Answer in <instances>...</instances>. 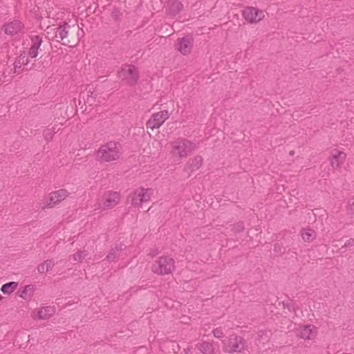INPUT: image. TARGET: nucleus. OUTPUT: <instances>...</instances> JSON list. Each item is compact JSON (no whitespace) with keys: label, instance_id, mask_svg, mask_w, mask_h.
<instances>
[{"label":"nucleus","instance_id":"nucleus-36","mask_svg":"<svg viewBox=\"0 0 354 354\" xmlns=\"http://www.w3.org/2000/svg\"><path fill=\"white\" fill-rule=\"evenodd\" d=\"M46 268L45 266V264L43 263H40L37 266V270L39 273H45L47 272L48 270H46Z\"/></svg>","mask_w":354,"mask_h":354},{"label":"nucleus","instance_id":"nucleus-31","mask_svg":"<svg viewBox=\"0 0 354 354\" xmlns=\"http://www.w3.org/2000/svg\"><path fill=\"white\" fill-rule=\"evenodd\" d=\"M245 229L244 223L243 222H239L236 223L233 227V230L235 232H241Z\"/></svg>","mask_w":354,"mask_h":354},{"label":"nucleus","instance_id":"nucleus-19","mask_svg":"<svg viewBox=\"0 0 354 354\" xmlns=\"http://www.w3.org/2000/svg\"><path fill=\"white\" fill-rule=\"evenodd\" d=\"M17 282L10 281L3 284L1 288V291L5 295H10L17 288Z\"/></svg>","mask_w":354,"mask_h":354},{"label":"nucleus","instance_id":"nucleus-37","mask_svg":"<svg viewBox=\"0 0 354 354\" xmlns=\"http://www.w3.org/2000/svg\"><path fill=\"white\" fill-rule=\"evenodd\" d=\"M88 92L90 93V95H88L87 102H89V97H91L92 99H95L97 96V93L94 91H89Z\"/></svg>","mask_w":354,"mask_h":354},{"label":"nucleus","instance_id":"nucleus-3","mask_svg":"<svg viewBox=\"0 0 354 354\" xmlns=\"http://www.w3.org/2000/svg\"><path fill=\"white\" fill-rule=\"evenodd\" d=\"M118 75L131 86L136 85L140 77L138 68L133 64H127L121 66Z\"/></svg>","mask_w":354,"mask_h":354},{"label":"nucleus","instance_id":"nucleus-33","mask_svg":"<svg viewBox=\"0 0 354 354\" xmlns=\"http://www.w3.org/2000/svg\"><path fill=\"white\" fill-rule=\"evenodd\" d=\"M212 333L214 336L216 338H222L223 337V333L221 328H215Z\"/></svg>","mask_w":354,"mask_h":354},{"label":"nucleus","instance_id":"nucleus-41","mask_svg":"<svg viewBox=\"0 0 354 354\" xmlns=\"http://www.w3.org/2000/svg\"><path fill=\"white\" fill-rule=\"evenodd\" d=\"M2 298H3L2 296L0 295V301L2 299Z\"/></svg>","mask_w":354,"mask_h":354},{"label":"nucleus","instance_id":"nucleus-26","mask_svg":"<svg viewBox=\"0 0 354 354\" xmlns=\"http://www.w3.org/2000/svg\"><path fill=\"white\" fill-rule=\"evenodd\" d=\"M273 251L277 254H282L286 252V248L282 245V243H276L274 245V249Z\"/></svg>","mask_w":354,"mask_h":354},{"label":"nucleus","instance_id":"nucleus-12","mask_svg":"<svg viewBox=\"0 0 354 354\" xmlns=\"http://www.w3.org/2000/svg\"><path fill=\"white\" fill-rule=\"evenodd\" d=\"M67 196L68 192L64 189L50 193L48 202H47V206L49 207H53L63 201Z\"/></svg>","mask_w":354,"mask_h":354},{"label":"nucleus","instance_id":"nucleus-21","mask_svg":"<svg viewBox=\"0 0 354 354\" xmlns=\"http://www.w3.org/2000/svg\"><path fill=\"white\" fill-rule=\"evenodd\" d=\"M301 236L305 241L310 242L316 236V232L313 229H304L301 232Z\"/></svg>","mask_w":354,"mask_h":354},{"label":"nucleus","instance_id":"nucleus-29","mask_svg":"<svg viewBox=\"0 0 354 354\" xmlns=\"http://www.w3.org/2000/svg\"><path fill=\"white\" fill-rule=\"evenodd\" d=\"M28 63V58H25V57H23L21 58H19L15 60L14 63L15 68V70L17 68H20L21 66V64H27Z\"/></svg>","mask_w":354,"mask_h":354},{"label":"nucleus","instance_id":"nucleus-16","mask_svg":"<svg viewBox=\"0 0 354 354\" xmlns=\"http://www.w3.org/2000/svg\"><path fill=\"white\" fill-rule=\"evenodd\" d=\"M55 313V309L52 306H46L39 309L37 312V317L39 319H47Z\"/></svg>","mask_w":354,"mask_h":354},{"label":"nucleus","instance_id":"nucleus-17","mask_svg":"<svg viewBox=\"0 0 354 354\" xmlns=\"http://www.w3.org/2000/svg\"><path fill=\"white\" fill-rule=\"evenodd\" d=\"M34 286L28 285L23 288L19 289L17 294L20 297L26 299L28 297H30L31 294H32Z\"/></svg>","mask_w":354,"mask_h":354},{"label":"nucleus","instance_id":"nucleus-35","mask_svg":"<svg viewBox=\"0 0 354 354\" xmlns=\"http://www.w3.org/2000/svg\"><path fill=\"white\" fill-rule=\"evenodd\" d=\"M353 246H354V239L351 238L345 243V244L341 248L340 250H343L346 248H350Z\"/></svg>","mask_w":354,"mask_h":354},{"label":"nucleus","instance_id":"nucleus-10","mask_svg":"<svg viewBox=\"0 0 354 354\" xmlns=\"http://www.w3.org/2000/svg\"><path fill=\"white\" fill-rule=\"evenodd\" d=\"M165 12L170 16H176L183 10V4L178 0H168L165 3Z\"/></svg>","mask_w":354,"mask_h":354},{"label":"nucleus","instance_id":"nucleus-6","mask_svg":"<svg viewBox=\"0 0 354 354\" xmlns=\"http://www.w3.org/2000/svg\"><path fill=\"white\" fill-rule=\"evenodd\" d=\"M152 192V189H145L143 187L136 189L132 195L130 196L131 198V205L134 207H137L149 201Z\"/></svg>","mask_w":354,"mask_h":354},{"label":"nucleus","instance_id":"nucleus-4","mask_svg":"<svg viewBox=\"0 0 354 354\" xmlns=\"http://www.w3.org/2000/svg\"><path fill=\"white\" fill-rule=\"evenodd\" d=\"M196 147V144L185 138L178 140L173 144L174 153L181 158L187 156Z\"/></svg>","mask_w":354,"mask_h":354},{"label":"nucleus","instance_id":"nucleus-39","mask_svg":"<svg viewBox=\"0 0 354 354\" xmlns=\"http://www.w3.org/2000/svg\"><path fill=\"white\" fill-rule=\"evenodd\" d=\"M189 350H190L189 348H187V350H185V353L189 354Z\"/></svg>","mask_w":354,"mask_h":354},{"label":"nucleus","instance_id":"nucleus-34","mask_svg":"<svg viewBox=\"0 0 354 354\" xmlns=\"http://www.w3.org/2000/svg\"><path fill=\"white\" fill-rule=\"evenodd\" d=\"M29 55L32 58H35L38 55V49L35 48L30 47L28 51Z\"/></svg>","mask_w":354,"mask_h":354},{"label":"nucleus","instance_id":"nucleus-1","mask_svg":"<svg viewBox=\"0 0 354 354\" xmlns=\"http://www.w3.org/2000/svg\"><path fill=\"white\" fill-rule=\"evenodd\" d=\"M118 143L110 141L102 145L96 152L97 160L100 162H106L119 158L120 152L118 147Z\"/></svg>","mask_w":354,"mask_h":354},{"label":"nucleus","instance_id":"nucleus-32","mask_svg":"<svg viewBox=\"0 0 354 354\" xmlns=\"http://www.w3.org/2000/svg\"><path fill=\"white\" fill-rule=\"evenodd\" d=\"M45 266L46 268V270L49 271L53 267L55 266V263L52 259H47L44 261Z\"/></svg>","mask_w":354,"mask_h":354},{"label":"nucleus","instance_id":"nucleus-18","mask_svg":"<svg viewBox=\"0 0 354 354\" xmlns=\"http://www.w3.org/2000/svg\"><path fill=\"white\" fill-rule=\"evenodd\" d=\"M202 162H203L202 157L199 156H196L188 162L187 166L189 167V169L192 171H194V170L198 169L201 167Z\"/></svg>","mask_w":354,"mask_h":354},{"label":"nucleus","instance_id":"nucleus-30","mask_svg":"<svg viewBox=\"0 0 354 354\" xmlns=\"http://www.w3.org/2000/svg\"><path fill=\"white\" fill-rule=\"evenodd\" d=\"M111 17L115 21H119L122 13L118 8H115L111 12Z\"/></svg>","mask_w":354,"mask_h":354},{"label":"nucleus","instance_id":"nucleus-20","mask_svg":"<svg viewBox=\"0 0 354 354\" xmlns=\"http://www.w3.org/2000/svg\"><path fill=\"white\" fill-rule=\"evenodd\" d=\"M69 28L70 26L66 22H64L63 24L59 25L57 32L62 40H64L67 37Z\"/></svg>","mask_w":354,"mask_h":354},{"label":"nucleus","instance_id":"nucleus-22","mask_svg":"<svg viewBox=\"0 0 354 354\" xmlns=\"http://www.w3.org/2000/svg\"><path fill=\"white\" fill-rule=\"evenodd\" d=\"M199 350L203 354H212L214 352L213 344L209 342H203L200 344Z\"/></svg>","mask_w":354,"mask_h":354},{"label":"nucleus","instance_id":"nucleus-8","mask_svg":"<svg viewBox=\"0 0 354 354\" xmlns=\"http://www.w3.org/2000/svg\"><path fill=\"white\" fill-rule=\"evenodd\" d=\"M169 114L167 111H162L153 113L150 119L147 122V128L151 129H158L169 118Z\"/></svg>","mask_w":354,"mask_h":354},{"label":"nucleus","instance_id":"nucleus-5","mask_svg":"<svg viewBox=\"0 0 354 354\" xmlns=\"http://www.w3.org/2000/svg\"><path fill=\"white\" fill-rule=\"evenodd\" d=\"M225 344V351L230 353L242 352L247 347L245 340L241 336L237 335L232 336Z\"/></svg>","mask_w":354,"mask_h":354},{"label":"nucleus","instance_id":"nucleus-24","mask_svg":"<svg viewBox=\"0 0 354 354\" xmlns=\"http://www.w3.org/2000/svg\"><path fill=\"white\" fill-rule=\"evenodd\" d=\"M283 306L285 308H287L289 311H295L297 309L296 305L292 300H287L283 301Z\"/></svg>","mask_w":354,"mask_h":354},{"label":"nucleus","instance_id":"nucleus-28","mask_svg":"<svg viewBox=\"0 0 354 354\" xmlns=\"http://www.w3.org/2000/svg\"><path fill=\"white\" fill-rule=\"evenodd\" d=\"M311 330L310 326H305L301 330L300 337L303 339H310L311 338Z\"/></svg>","mask_w":354,"mask_h":354},{"label":"nucleus","instance_id":"nucleus-13","mask_svg":"<svg viewBox=\"0 0 354 354\" xmlns=\"http://www.w3.org/2000/svg\"><path fill=\"white\" fill-rule=\"evenodd\" d=\"M127 246L124 243H120L115 245L114 248H111L106 257V260L109 262L114 261L120 256V253L126 250Z\"/></svg>","mask_w":354,"mask_h":354},{"label":"nucleus","instance_id":"nucleus-7","mask_svg":"<svg viewBox=\"0 0 354 354\" xmlns=\"http://www.w3.org/2000/svg\"><path fill=\"white\" fill-rule=\"evenodd\" d=\"M242 15L250 24H256L264 17L263 11L254 7H246L242 11Z\"/></svg>","mask_w":354,"mask_h":354},{"label":"nucleus","instance_id":"nucleus-38","mask_svg":"<svg viewBox=\"0 0 354 354\" xmlns=\"http://www.w3.org/2000/svg\"><path fill=\"white\" fill-rule=\"evenodd\" d=\"M350 206H351V210L354 211V197H353L352 203L350 204Z\"/></svg>","mask_w":354,"mask_h":354},{"label":"nucleus","instance_id":"nucleus-15","mask_svg":"<svg viewBox=\"0 0 354 354\" xmlns=\"http://www.w3.org/2000/svg\"><path fill=\"white\" fill-rule=\"evenodd\" d=\"M3 28L6 34L15 35L20 31L21 28V23L19 20H14L4 25Z\"/></svg>","mask_w":354,"mask_h":354},{"label":"nucleus","instance_id":"nucleus-2","mask_svg":"<svg viewBox=\"0 0 354 354\" xmlns=\"http://www.w3.org/2000/svg\"><path fill=\"white\" fill-rule=\"evenodd\" d=\"M175 261L169 256H162L158 258L153 263L151 270L159 275H165L172 273L175 270Z\"/></svg>","mask_w":354,"mask_h":354},{"label":"nucleus","instance_id":"nucleus-27","mask_svg":"<svg viewBox=\"0 0 354 354\" xmlns=\"http://www.w3.org/2000/svg\"><path fill=\"white\" fill-rule=\"evenodd\" d=\"M32 41L31 47L39 49L42 43V38L39 35H36L32 38Z\"/></svg>","mask_w":354,"mask_h":354},{"label":"nucleus","instance_id":"nucleus-23","mask_svg":"<svg viewBox=\"0 0 354 354\" xmlns=\"http://www.w3.org/2000/svg\"><path fill=\"white\" fill-rule=\"evenodd\" d=\"M55 129V127H53L52 129L48 128L44 131L43 135L46 140L49 141L52 139L56 132Z\"/></svg>","mask_w":354,"mask_h":354},{"label":"nucleus","instance_id":"nucleus-14","mask_svg":"<svg viewBox=\"0 0 354 354\" xmlns=\"http://www.w3.org/2000/svg\"><path fill=\"white\" fill-rule=\"evenodd\" d=\"M346 153L341 151L335 150L330 159L331 166L333 168L337 169L344 162L346 159Z\"/></svg>","mask_w":354,"mask_h":354},{"label":"nucleus","instance_id":"nucleus-9","mask_svg":"<svg viewBox=\"0 0 354 354\" xmlns=\"http://www.w3.org/2000/svg\"><path fill=\"white\" fill-rule=\"evenodd\" d=\"M193 39L190 35H186L176 40V49L183 55H187L191 52Z\"/></svg>","mask_w":354,"mask_h":354},{"label":"nucleus","instance_id":"nucleus-25","mask_svg":"<svg viewBox=\"0 0 354 354\" xmlns=\"http://www.w3.org/2000/svg\"><path fill=\"white\" fill-rule=\"evenodd\" d=\"M86 255V250H79L73 254V259L76 261H82Z\"/></svg>","mask_w":354,"mask_h":354},{"label":"nucleus","instance_id":"nucleus-40","mask_svg":"<svg viewBox=\"0 0 354 354\" xmlns=\"http://www.w3.org/2000/svg\"><path fill=\"white\" fill-rule=\"evenodd\" d=\"M290 155H293V154H294V151H291L290 152Z\"/></svg>","mask_w":354,"mask_h":354},{"label":"nucleus","instance_id":"nucleus-11","mask_svg":"<svg viewBox=\"0 0 354 354\" xmlns=\"http://www.w3.org/2000/svg\"><path fill=\"white\" fill-rule=\"evenodd\" d=\"M120 201V194L118 192H109L102 197V206L104 208H111L115 206Z\"/></svg>","mask_w":354,"mask_h":354}]
</instances>
